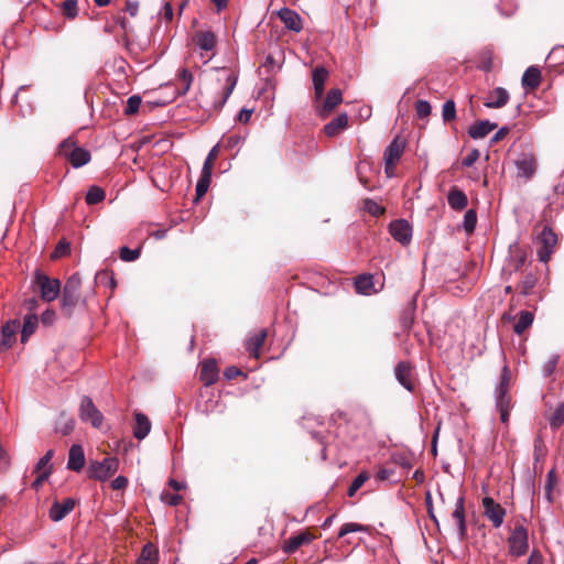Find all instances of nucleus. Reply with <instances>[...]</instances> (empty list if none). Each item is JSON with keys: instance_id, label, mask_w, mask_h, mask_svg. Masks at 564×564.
I'll list each match as a JSON object with an SVG mask.
<instances>
[{"instance_id": "f257e3e1", "label": "nucleus", "mask_w": 564, "mask_h": 564, "mask_svg": "<svg viewBox=\"0 0 564 564\" xmlns=\"http://www.w3.org/2000/svg\"><path fill=\"white\" fill-rule=\"evenodd\" d=\"M82 279L78 273L72 274L61 289V311L66 317H70L74 308L80 300Z\"/></svg>"}, {"instance_id": "f03ea898", "label": "nucleus", "mask_w": 564, "mask_h": 564, "mask_svg": "<svg viewBox=\"0 0 564 564\" xmlns=\"http://www.w3.org/2000/svg\"><path fill=\"white\" fill-rule=\"evenodd\" d=\"M58 154L76 169L87 164L91 159L90 152L79 147L74 137H69L61 142Z\"/></svg>"}, {"instance_id": "7ed1b4c3", "label": "nucleus", "mask_w": 564, "mask_h": 564, "mask_svg": "<svg viewBox=\"0 0 564 564\" xmlns=\"http://www.w3.org/2000/svg\"><path fill=\"white\" fill-rule=\"evenodd\" d=\"M33 283L37 286L41 299L45 302L54 301L61 293V281L58 279L50 278L40 270L35 272Z\"/></svg>"}, {"instance_id": "20e7f679", "label": "nucleus", "mask_w": 564, "mask_h": 564, "mask_svg": "<svg viewBox=\"0 0 564 564\" xmlns=\"http://www.w3.org/2000/svg\"><path fill=\"white\" fill-rule=\"evenodd\" d=\"M119 459L117 457H106L101 462L95 460L89 464L88 477L95 480L105 481L117 473Z\"/></svg>"}, {"instance_id": "39448f33", "label": "nucleus", "mask_w": 564, "mask_h": 564, "mask_svg": "<svg viewBox=\"0 0 564 564\" xmlns=\"http://www.w3.org/2000/svg\"><path fill=\"white\" fill-rule=\"evenodd\" d=\"M511 387V370L507 364L503 365L499 382L496 388V406L498 410L510 409L511 408V397L509 394V390Z\"/></svg>"}, {"instance_id": "423d86ee", "label": "nucleus", "mask_w": 564, "mask_h": 564, "mask_svg": "<svg viewBox=\"0 0 564 564\" xmlns=\"http://www.w3.org/2000/svg\"><path fill=\"white\" fill-rule=\"evenodd\" d=\"M405 140L398 135L391 141V143L384 150V172L389 177L393 176L395 165L400 161L405 150Z\"/></svg>"}, {"instance_id": "0eeeda50", "label": "nucleus", "mask_w": 564, "mask_h": 564, "mask_svg": "<svg viewBox=\"0 0 564 564\" xmlns=\"http://www.w3.org/2000/svg\"><path fill=\"white\" fill-rule=\"evenodd\" d=\"M538 241L541 243L536 254L541 262H549L552 253L557 245V235L549 225H543L542 230L538 235Z\"/></svg>"}, {"instance_id": "6e6552de", "label": "nucleus", "mask_w": 564, "mask_h": 564, "mask_svg": "<svg viewBox=\"0 0 564 564\" xmlns=\"http://www.w3.org/2000/svg\"><path fill=\"white\" fill-rule=\"evenodd\" d=\"M509 552L512 556L520 557L528 552V531L523 525H517L508 538Z\"/></svg>"}, {"instance_id": "1a4fd4ad", "label": "nucleus", "mask_w": 564, "mask_h": 564, "mask_svg": "<svg viewBox=\"0 0 564 564\" xmlns=\"http://www.w3.org/2000/svg\"><path fill=\"white\" fill-rule=\"evenodd\" d=\"M482 514L491 522L494 528H500L506 517V509L491 497H485L481 500Z\"/></svg>"}, {"instance_id": "9d476101", "label": "nucleus", "mask_w": 564, "mask_h": 564, "mask_svg": "<svg viewBox=\"0 0 564 564\" xmlns=\"http://www.w3.org/2000/svg\"><path fill=\"white\" fill-rule=\"evenodd\" d=\"M79 417L84 422L90 423L94 427L99 429L104 421V415L96 408L89 397H83L79 406Z\"/></svg>"}, {"instance_id": "9b49d317", "label": "nucleus", "mask_w": 564, "mask_h": 564, "mask_svg": "<svg viewBox=\"0 0 564 564\" xmlns=\"http://www.w3.org/2000/svg\"><path fill=\"white\" fill-rule=\"evenodd\" d=\"M389 232L394 240L399 241L403 246H406L411 242L412 228L409 221L405 219H397L391 221L389 225Z\"/></svg>"}, {"instance_id": "f8f14e48", "label": "nucleus", "mask_w": 564, "mask_h": 564, "mask_svg": "<svg viewBox=\"0 0 564 564\" xmlns=\"http://www.w3.org/2000/svg\"><path fill=\"white\" fill-rule=\"evenodd\" d=\"M317 536L313 534L310 530L302 531L296 535L290 536L288 540L283 542L282 550L286 554H293L296 552L302 545L310 544Z\"/></svg>"}, {"instance_id": "ddd939ff", "label": "nucleus", "mask_w": 564, "mask_h": 564, "mask_svg": "<svg viewBox=\"0 0 564 564\" xmlns=\"http://www.w3.org/2000/svg\"><path fill=\"white\" fill-rule=\"evenodd\" d=\"M343 101V93L339 88H332L327 95L323 104L317 108V113L322 118H326L329 116L336 107H338Z\"/></svg>"}, {"instance_id": "4468645a", "label": "nucleus", "mask_w": 564, "mask_h": 564, "mask_svg": "<svg viewBox=\"0 0 564 564\" xmlns=\"http://www.w3.org/2000/svg\"><path fill=\"white\" fill-rule=\"evenodd\" d=\"M217 82L223 84L221 98L215 105V107L219 109L225 105L232 90L235 89L237 84V76L232 72L223 69L220 76L217 78Z\"/></svg>"}, {"instance_id": "2eb2a0df", "label": "nucleus", "mask_w": 564, "mask_h": 564, "mask_svg": "<svg viewBox=\"0 0 564 564\" xmlns=\"http://www.w3.org/2000/svg\"><path fill=\"white\" fill-rule=\"evenodd\" d=\"M276 15L288 30L296 33L303 30V20L296 11L284 7L276 12Z\"/></svg>"}, {"instance_id": "dca6fc26", "label": "nucleus", "mask_w": 564, "mask_h": 564, "mask_svg": "<svg viewBox=\"0 0 564 564\" xmlns=\"http://www.w3.org/2000/svg\"><path fill=\"white\" fill-rule=\"evenodd\" d=\"M395 378L408 391L414 390L413 370L408 361H400L394 370Z\"/></svg>"}, {"instance_id": "f3484780", "label": "nucleus", "mask_w": 564, "mask_h": 564, "mask_svg": "<svg viewBox=\"0 0 564 564\" xmlns=\"http://www.w3.org/2000/svg\"><path fill=\"white\" fill-rule=\"evenodd\" d=\"M219 369L215 359H207L200 365L199 379L206 387L214 384L218 380Z\"/></svg>"}, {"instance_id": "a211bd4d", "label": "nucleus", "mask_w": 564, "mask_h": 564, "mask_svg": "<svg viewBox=\"0 0 564 564\" xmlns=\"http://www.w3.org/2000/svg\"><path fill=\"white\" fill-rule=\"evenodd\" d=\"M76 501L73 498H66L63 502L55 501L50 509L51 520L58 522L63 520L75 508Z\"/></svg>"}, {"instance_id": "6ab92c4d", "label": "nucleus", "mask_w": 564, "mask_h": 564, "mask_svg": "<svg viewBox=\"0 0 564 564\" xmlns=\"http://www.w3.org/2000/svg\"><path fill=\"white\" fill-rule=\"evenodd\" d=\"M20 323L18 319L7 322L2 326L1 338H0V351H4L12 347L15 340V333Z\"/></svg>"}, {"instance_id": "aec40b11", "label": "nucleus", "mask_w": 564, "mask_h": 564, "mask_svg": "<svg viewBox=\"0 0 564 564\" xmlns=\"http://www.w3.org/2000/svg\"><path fill=\"white\" fill-rule=\"evenodd\" d=\"M509 98V93L505 88L497 87L489 93L484 105L487 108H501L508 104Z\"/></svg>"}, {"instance_id": "412c9836", "label": "nucleus", "mask_w": 564, "mask_h": 564, "mask_svg": "<svg viewBox=\"0 0 564 564\" xmlns=\"http://www.w3.org/2000/svg\"><path fill=\"white\" fill-rule=\"evenodd\" d=\"M267 336L268 332L263 328L247 340L246 348L251 357L257 359L260 357V351L264 345Z\"/></svg>"}, {"instance_id": "4be33fe9", "label": "nucleus", "mask_w": 564, "mask_h": 564, "mask_svg": "<svg viewBox=\"0 0 564 564\" xmlns=\"http://www.w3.org/2000/svg\"><path fill=\"white\" fill-rule=\"evenodd\" d=\"M85 465V454L80 445L74 444L68 453L67 468L74 471H79Z\"/></svg>"}, {"instance_id": "5701e85b", "label": "nucleus", "mask_w": 564, "mask_h": 564, "mask_svg": "<svg viewBox=\"0 0 564 564\" xmlns=\"http://www.w3.org/2000/svg\"><path fill=\"white\" fill-rule=\"evenodd\" d=\"M348 115L340 113L330 122L324 126V132L327 137L334 138L348 127Z\"/></svg>"}, {"instance_id": "b1692460", "label": "nucleus", "mask_w": 564, "mask_h": 564, "mask_svg": "<svg viewBox=\"0 0 564 564\" xmlns=\"http://www.w3.org/2000/svg\"><path fill=\"white\" fill-rule=\"evenodd\" d=\"M193 42L200 50L212 51L216 46L217 39L212 31H197L193 35Z\"/></svg>"}, {"instance_id": "393cba45", "label": "nucleus", "mask_w": 564, "mask_h": 564, "mask_svg": "<svg viewBox=\"0 0 564 564\" xmlns=\"http://www.w3.org/2000/svg\"><path fill=\"white\" fill-rule=\"evenodd\" d=\"M448 205L454 210H463L466 208L468 204L467 195L456 186L452 187L447 195Z\"/></svg>"}, {"instance_id": "a878e982", "label": "nucleus", "mask_w": 564, "mask_h": 564, "mask_svg": "<svg viewBox=\"0 0 564 564\" xmlns=\"http://www.w3.org/2000/svg\"><path fill=\"white\" fill-rule=\"evenodd\" d=\"M522 86L527 90H534L541 83V70L535 66H530L522 76Z\"/></svg>"}, {"instance_id": "bb28decb", "label": "nucleus", "mask_w": 564, "mask_h": 564, "mask_svg": "<svg viewBox=\"0 0 564 564\" xmlns=\"http://www.w3.org/2000/svg\"><path fill=\"white\" fill-rule=\"evenodd\" d=\"M497 128L496 123H492L488 120H481L474 123L469 130L468 133L470 138L473 139H482L486 135H488L492 130Z\"/></svg>"}, {"instance_id": "cd10ccee", "label": "nucleus", "mask_w": 564, "mask_h": 564, "mask_svg": "<svg viewBox=\"0 0 564 564\" xmlns=\"http://www.w3.org/2000/svg\"><path fill=\"white\" fill-rule=\"evenodd\" d=\"M328 77V70L323 67L318 66L313 70V84H314V90H315V97L317 99H321L324 94V86Z\"/></svg>"}, {"instance_id": "c85d7f7f", "label": "nucleus", "mask_w": 564, "mask_h": 564, "mask_svg": "<svg viewBox=\"0 0 564 564\" xmlns=\"http://www.w3.org/2000/svg\"><path fill=\"white\" fill-rule=\"evenodd\" d=\"M151 430V422L143 413H135V424L133 426V435L138 440H143Z\"/></svg>"}, {"instance_id": "c756f323", "label": "nucleus", "mask_w": 564, "mask_h": 564, "mask_svg": "<svg viewBox=\"0 0 564 564\" xmlns=\"http://www.w3.org/2000/svg\"><path fill=\"white\" fill-rule=\"evenodd\" d=\"M519 174L527 178L531 177L536 167V161L533 155H523L516 162Z\"/></svg>"}, {"instance_id": "7c9ffc66", "label": "nucleus", "mask_w": 564, "mask_h": 564, "mask_svg": "<svg viewBox=\"0 0 564 564\" xmlns=\"http://www.w3.org/2000/svg\"><path fill=\"white\" fill-rule=\"evenodd\" d=\"M464 501H465L464 497L460 496L456 501L455 510L452 512V518L458 524L460 536H465L466 531H467L466 521H465Z\"/></svg>"}, {"instance_id": "2f4dec72", "label": "nucleus", "mask_w": 564, "mask_h": 564, "mask_svg": "<svg viewBox=\"0 0 564 564\" xmlns=\"http://www.w3.org/2000/svg\"><path fill=\"white\" fill-rule=\"evenodd\" d=\"M39 324V318L35 314H28L24 317L23 326L21 330V341L25 343L29 337L34 334Z\"/></svg>"}, {"instance_id": "473e14b6", "label": "nucleus", "mask_w": 564, "mask_h": 564, "mask_svg": "<svg viewBox=\"0 0 564 564\" xmlns=\"http://www.w3.org/2000/svg\"><path fill=\"white\" fill-rule=\"evenodd\" d=\"M534 315L529 311H521L519 314V318L513 326V330L516 334H523L533 323Z\"/></svg>"}, {"instance_id": "72a5a7b5", "label": "nucleus", "mask_w": 564, "mask_h": 564, "mask_svg": "<svg viewBox=\"0 0 564 564\" xmlns=\"http://www.w3.org/2000/svg\"><path fill=\"white\" fill-rule=\"evenodd\" d=\"M414 315H415V303L412 302L402 311L400 318H399L400 327L403 330H405V332L410 330V328L412 327V325L414 323Z\"/></svg>"}, {"instance_id": "f704fd0d", "label": "nucleus", "mask_w": 564, "mask_h": 564, "mask_svg": "<svg viewBox=\"0 0 564 564\" xmlns=\"http://www.w3.org/2000/svg\"><path fill=\"white\" fill-rule=\"evenodd\" d=\"M158 562V550L156 547L148 543L143 546L142 552L138 558V564H156Z\"/></svg>"}, {"instance_id": "c9c22d12", "label": "nucleus", "mask_w": 564, "mask_h": 564, "mask_svg": "<svg viewBox=\"0 0 564 564\" xmlns=\"http://www.w3.org/2000/svg\"><path fill=\"white\" fill-rule=\"evenodd\" d=\"M538 282L535 273L529 271L525 272L522 280L519 283V289L522 295H529Z\"/></svg>"}, {"instance_id": "e433bc0d", "label": "nucleus", "mask_w": 564, "mask_h": 564, "mask_svg": "<svg viewBox=\"0 0 564 564\" xmlns=\"http://www.w3.org/2000/svg\"><path fill=\"white\" fill-rule=\"evenodd\" d=\"M192 82V73L186 68L181 69L177 76V88L180 94L185 95L189 90Z\"/></svg>"}, {"instance_id": "4c0bfd02", "label": "nucleus", "mask_w": 564, "mask_h": 564, "mask_svg": "<svg viewBox=\"0 0 564 564\" xmlns=\"http://www.w3.org/2000/svg\"><path fill=\"white\" fill-rule=\"evenodd\" d=\"M355 286L358 293L369 294L373 288L372 276L366 274L359 275L355 281Z\"/></svg>"}, {"instance_id": "58836bf2", "label": "nucleus", "mask_w": 564, "mask_h": 564, "mask_svg": "<svg viewBox=\"0 0 564 564\" xmlns=\"http://www.w3.org/2000/svg\"><path fill=\"white\" fill-rule=\"evenodd\" d=\"M106 193L99 186H91L86 194V203L88 205H96L105 199Z\"/></svg>"}, {"instance_id": "ea45409f", "label": "nucleus", "mask_w": 564, "mask_h": 564, "mask_svg": "<svg viewBox=\"0 0 564 564\" xmlns=\"http://www.w3.org/2000/svg\"><path fill=\"white\" fill-rule=\"evenodd\" d=\"M527 262V253L524 250L517 248L512 251L510 265L514 271H520Z\"/></svg>"}, {"instance_id": "a19ab883", "label": "nucleus", "mask_w": 564, "mask_h": 564, "mask_svg": "<svg viewBox=\"0 0 564 564\" xmlns=\"http://www.w3.org/2000/svg\"><path fill=\"white\" fill-rule=\"evenodd\" d=\"M550 426L557 430L564 423V402L560 403L549 417Z\"/></svg>"}, {"instance_id": "79ce46f5", "label": "nucleus", "mask_w": 564, "mask_h": 564, "mask_svg": "<svg viewBox=\"0 0 564 564\" xmlns=\"http://www.w3.org/2000/svg\"><path fill=\"white\" fill-rule=\"evenodd\" d=\"M210 181H212V175L202 172L200 177L196 184V199H199L200 197H203L206 194V192L210 185Z\"/></svg>"}, {"instance_id": "37998d69", "label": "nucleus", "mask_w": 564, "mask_h": 564, "mask_svg": "<svg viewBox=\"0 0 564 564\" xmlns=\"http://www.w3.org/2000/svg\"><path fill=\"white\" fill-rule=\"evenodd\" d=\"M369 479V474L367 471L360 473L350 484L347 495L349 497L355 496V494L362 487V485Z\"/></svg>"}, {"instance_id": "c03bdc74", "label": "nucleus", "mask_w": 564, "mask_h": 564, "mask_svg": "<svg viewBox=\"0 0 564 564\" xmlns=\"http://www.w3.org/2000/svg\"><path fill=\"white\" fill-rule=\"evenodd\" d=\"M218 154H219V147L218 145H215L208 153L205 162H204V165H203V170L202 172L203 173H207V174H210L213 173V167H214V163L215 161L217 160L218 158Z\"/></svg>"}, {"instance_id": "a18cd8bd", "label": "nucleus", "mask_w": 564, "mask_h": 564, "mask_svg": "<svg viewBox=\"0 0 564 564\" xmlns=\"http://www.w3.org/2000/svg\"><path fill=\"white\" fill-rule=\"evenodd\" d=\"M477 224V213L475 209H468L464 216V229L467 234L474 232Z\"/></svg>"}, {"instance_id": "49530a36", "label": "nucleus", "mask_w": 564, "mask_h": 564, "mask_svg": "<svg viewBox=\"0 0 564 564\" xmlns=\"http://www.w3.org/2000/svg\"><path fill=\"white\" fill-rule=\"evenodd\" d=\"M442 117L445 122L455 120L456 118V105L454 100H446L443 105Z\"/></svg>"}, {"instance_id": "de8ad7c7", "label": "nucleus", "mask_w": 564, "mask_h": 564, "mask_svg": "<svg viewBox=\"0 0 564 564\" xmlns=\"http://www.w3.org/2000/svg\"><path fill=\"white\" fill-rule=\"evenodd\" d=\"M366 531H368V527L359 524V523L349 522V523H345L341 525V528L338 532V538H343L346 534L352 533V532H366Z\"/></svg>"}, {"instance_id": "09e8293b", "label": "nucleus", "mask_w": 564, "mask_h": 564, "mask_svg": "<svg viewBox=\"0 0 564 564\" xmlns=\"http://www.w3.org/2000/svg\"><path fill=\"white\" fill-rule=\"evenodd\" d=\"M364 209L375 217H379L386 212L384 207L370 198L364 200Z\"/></svg>"}, {"instance_id": "8fccbe9b", "label": "nucleus", "mask_w": 564, "mask_h": 564, "mask_svg": "<svg viewBox=\"0 0 564 564\" xmlns=\"http://www.w3.org/2000/svg\"><path fill=\"white\" fill-rule=\"evenodd\" d=\"M556 482H557V479L555 476V471L550 470L547 474L546 484L544 486L545 498L547 499L549 502L553 501V489H554Z\"/></svg>"}, {"instance_id": "3c124183", "label": "nucleus", "mask_w": 564, "mask_h": 564, "mask_svg": "<svg viewBox=\"0 0 564 564\" xmlns=\"http://www.w3.org/2000/svg\"><path fill=\"white\" fill-rule=\"evenodd\" d=\"M141 102H142V99L138 95H133V96L129 97L127 100V107L124 109V115L126 116L135 115L139 111Z\"/></svg>"}, {"instance_id": "603ef678", "label": "nucleus", "mask_w": 564, "mask_h": 564, "mask_svg": "<svg viewBox=\"0 0 564 564\" xmlns=\"http://www.w3.org/2000/svg\"><path fill=\"white\" fill-rule=\"evenodd\" d=\"M69 252H70V245H69V242H67L65 239H62L56 245L54 251L51 254V258L53 260H55V259H58V258H62V257H65V256L69 254Z\"/></svg>"}, {"instance_id": "864d4df0", "label": "nucleus", "mask_w": 564, "mask_h": 564, "mask_svg": "<svg viewBox=\"0 0 564 564\" xmlns=\"http://www.w3.org/2000/svg\"><path fill=\"white\" fill-rule=\"evenodd\" d=\"M62 12L68 19H75L77 17V1L76 0H66L62 4Z\"/></svg>"}, {"instance_id": "5fc2aeb1", "label": "nucleus", "mask_w": 564, "mask_h": 564, "mask_svg": "<svg viewBox=\"0 0 564 564\" xmlns=\"http://www.w3.org/2000/svg\"><path fill=\"white\" fill-rule=\"evenodd\" d=\"M141 250L140 248L130 249L128 247H122L120 249V259L126 262H131L137 260L140 257Z\"/></svg>"}, {"instance_id": "6e6d98bb", "label": "nucleus", "mask_w": 564, "mask_h": 564, "mask_svg": "<svg viewBox=\"0 0 564 564\" xmlns=\"http://www.w3.org/2000/svg\"><path fill=\"white\" fill-rule=\"evenodd\" d=\"M415 110L417 117L424 119L431 115L432 107L426 100H417L415 104Z\"/></svg>"}, {"instance_id": "4d7b16f0", "label": "nucleus", "mask_w": 564, "mask_h": 564, "mask_svg": "<svg viewBox=\"0 0 564 564\" xmlns=\"http://www.w3.org/2000/svg\"><path fill=\"white\" fill-rule=\"evenodd\" d=\"M54 455V451L53 449H50L46 452V454L37 462L36 466H35V473H41L43 470H45L46 468H48L50 466L48 463L50 460L52 459Z\"/></svg>"}, {"instance_id": "13d9d810", "label": "nucleus", "mask_w": 564, "mask_h": 564, "mask_svg": "<svg viewBox=\"0 0 564 564\" xmlns=\"http://www.w3.org/2000/svg\"><path fill=\"white\" fill-rule=\"evenodd\" d=\"M75 426V421L70 417L66 419L64 422H61L57 431L63 435H68Z\"/></svg>"}, {"instance_id": "bf43d9fd", "label": "nucleus", "mask_w": 564, "mask_h": 564, "mask_svg": "<svg viewBox=\"0 0 564 564\" xmlns=\"http://www.w3.org/2000/svg\"><path fill=\"white\" fill-rule=\"evenodd\" d=\"M479 150L473 149L466 158L463 159V166L470 167L479 159Z\"/></svg>"}, {"instance_id": "052dcab7", "label": "nucleus", "mask_w": 564, "mask_h": 564, "mask_svg": "<svg viewBox=\"0 0 564 564\" xmlns=\"http://www.w3.org/2000/svg\"><path fill=\"white\" fill-rule=\"evenodd\" d=\"M51 473H52V467H48V468H46L45 470H43L41 473H37L39 476L33 481L32 488L37 490L40 488V486L43 484V481L46 480L50 477Z\"/></svg>"}, {"instance_id": "680f3d73", "label": "nucleus", "mask_w": 564, "mask_h": 564, "mask_svg": "<svg viewBox=\"0 0 564 564\" xmlns=\"http://www.w3.org/2000/svg\"><path fill=\"white\" fill-rule=\"evenodd\" d=\"M55 311L47 308L45 312L41 315V322L45 326H51L55 321Z\"/></svg>"}, {"instance_id": "e2e57ef3", "label": "nucleus", "mask_w": 564, "mask_h": 564, "mask_svg": "<svg viewBox=\"0 0 564 564\" xmlns=\"http://www.w3.org/2000/svg\"><path fill=\"white\" fill-rule=\"evenodd\" d=\"M224 376L227 380H232L238 376H245L243 372L235 366L227 367L224 371Z\"/></svg>"}, {"instance_id": "0e129e2a", "label": "nucleus", "mask_w": 564, "mask_h": 564, "mask_svg": "<svg viewBox=\"0 0 564 564\" xmlns=\"http://www.w3.org/2000/svg\"><path fill=\"white\" fill-rule=\"evenodd\" d=\"M162 499L170 506H178L182 502L183 497L177 494H174V495L166 494V495L162 496Z\"/></svg>"}, {"instance_id": "69168bd1", "label": "nucleus", "mask_w": 564, "mask_h": 564, "mask_svg": "<svg viewBox=\"0 0 564 564\" xmlns=\"http://www.w3.org/2000/svg\"><path fill=\"white\" fill-rule=\"evenodd\" d=\"M128 486V479L124 476H118L111 482V488L113 490H122Z\"/></svg>"}, {"instance_id": "338daca9", "label": "nucleus", "mask_w": 564, "mask_h": 564, "mask_svg": "<svg viewBox=\"0 0 564 564\" xmlns=\"http://www.w3.org/2000/svg\"><path fill=\"white\" fill-rule=\"evenodd\" d=\"M393 475V469L391 468H388V467H380L378 473H377V478L379 480H388L392 477Z\"/></svg>"}, {"instance_id": "774afa93", "label": "nucleus", "mask_w": 564, "mask_h": 564, "mask_svg": "<svg viewBox=\"0 0 564 564\" xmlns=\"http://www.w3.org/2000/svg\"><path fill=\"white\" fill-rule=\"evenodd\" d=\"M527 564H543V556L538 550H533L530 554Z\"/></svg>"}]
</instances>
